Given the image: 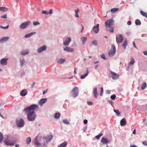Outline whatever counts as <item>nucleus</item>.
I'll use <instances>...</instances> for the list:
<instances>
[{
  "label": "nucleus",
  "mask_w": 147,
  "mask_h": 147,
  "mask_svg": "<svg viewBox=\"0 0 147 147\" xmlns=\"http://www.w3.org/2000/svg\"><path fill=\"white\" fill-rule=\"evenodd\" d=\"M38 109V107L37 105L33 104L24 109V111L26 113H28L27 118L28 121H33L35 120L36 115L34 111H37Z\"/></svg>",
  "instance_id": "nucleus-1"
},
{
  "label": "nucleus",
  "mask_w": 147,
  "mask_h": 147,
  "mask_svg": "<svg viewBox=\"0 0 147 147\" xmlns=\"http://www.w3.org/2000/svg\"><path fill=\"white\" fill-rule=\"evenodd\" d=\"M124 38L121 34H119L116 38V42L117 43H121L124 40Z\"/></svg>",
  "instance_id": "nucleus-2"
},
{
  "label": "nucleus",
  "mask_w": 147,
  "mask_h": 147,
  "mask_svg": "<svg viewBox=\"0 0 147 147\" xmlns=\"http://www.w3.org/2000/svg\"><path fill=\"white\" fill-rule=\"evenodd\" d=\"M72 96L73 97L75 98L78 94V88L76 87H75L72 90Z\"/></svg>",
  "instance_id": "nucleus-3"
},
{
  "label": "nucleus",
  "mask_w": 147,
  "mask_h": 147,
  "mask_svg": "<svg viewBox=\"0 0 147 147\" xmlns=\"http://www.w3.org/2000/svg\"><path fill=\"white\" fill-rule=\"evenodd\" d=\"M114 22L112 18L111 20H108L105 22V26L110 28L113 25Z\"/></svg>",
  "instance_id": "nucleus-4"
},
{
  "label": "nucleus",
  "mask_w": 147,
  "mask_h": 147,
  "mask_svg": "<svg viewBox=\"0 0 147 147\" xmlns=\"http://www.w3.org/2000/svg\"><path fill=\"white\" fill-rule=\"evenodd\" d=\"M17 125L18 127H22L24 125V122L22 119H20L17 121Z\"/></svg>",
  "instance_id": "nucleus-5"
},
{
  "label": "nucleus",
  "mask_w": 147,
  "mask_h": 147,
  "mask_svg": "<svg viewBox=\"0 0 147 147\" xmlns=\"http://www.w3.org/2000/svg\"><path fill=\"white\" fill-rule=\"evenodd\" d=\"M30 21L27 22L23 23L21 24L20 26V28L21 29H24L27 27L30 24Z\"/></svg>",
  "instance_id": "nucleus-6"
},
{
  "label": "nucleus",
  "mask_w": 147,
  "mask_h": 147,
  "mask_svg": "<svg viewBox=\"0 0 147 147\" xmlns=\"http://www.w3.org/2000/svg\"><path fill=\"white\" fill-rule=\"evenodd\" d=\"M5 144L7 146H12L15 144V142L13 141H9L8 139H6L4 141Z\"/></svg>",
  "instance_id": "nucleus-7"
},
{
  "label": "nucleus",
  "mask_w": 147,
  "mask_h": 147,
  "mask_svg": "<svg viewBox=\"0 0 147 147\" xmlns=\"http://www.w3.org/2000/svg\"><path fill=\"white\" fill-rule=\"evenodd\" d=\"M110 73L111 75V78L113 80H116L118 78L119 76V74L112 71H110Z\"/></svg>",
  "instance_id": "nucleus-8"
},
{
  "label": "nucleus",
  "mask_w": 147,
  "mask_h": 147,
  "mask_svg": "<svg viewBox=\"0 0 147 147\" xmlns=\"http://www.w3.org/2000/svg\"><path fill=\"white\" fill-rule=\"evenodd\" d=\"M116 52V49L114 45L113 46V49L111 50L109 52V55L110 57H112L114 55Z\"/></svg>",
  "instance_id": "nucleus-9"
},
{
  "label": "nucleus",
  "mask_w": 147,
  "mask_h": 147,
  "mask_svg": "<svg viewBox=\"0 0 147 147\" xmlns=\"http://www.w3.org/2000/svg\"><path fill=\"white\" fill-rule=\"evenodd\" d=\"M99 24H97L96 26H94L92 28V30L93 31L96 33H98L99 31Z\"/></svg>",
  "instance_id": "nucleus-10"
},
{
  "label": "nucleus",
  "mask_w": 147,
  "mask_h": 147,
  "mask_svg": "<svg viewBox=\"0 0 147 147\" xmlns=\"http://www.w3.org/2000/svg\"><path fill=\"white\" fill-rule=\"evenodd\" d=\"M71 41V39L69 37L67 38L65 41L63 43V45L65 46H68L69 43Z\"/></svg>",
  "instance_id": "nucleus-11"
},
{
  "label": "nucleus",
  "mask_w": 147,
  "mask_h": 147,
  "mask_svg": "<svg viewBox=\"0 0 147 147\" xmlns=\"http://www.w3.org/2000/svg\"><path fill=\"white\" fill-rule=\"evenodd\" d=\"M47 48V47L46 46H43L37 49V52L39 53H40L42 51L46 50Z\"/></svg>",
  "instance_id": "nucleus-12"
},
{
  "label": "nucleus",
  "mask_w": 147,
  "mask_h": 147,
  "mask_svg": "<svg viewBox=\"0 0 147 147\" xmlns=\"http://www.w3.org/2000/svg\"><path fill=\"white\" fill-rule=\"evenodd\" d=\"M8 59L3 58L0 61V63L3 65H7V60Z\"/></svg>",
  "instance_id": "nucleus-13"
},
{
  "label": "nucleus",
  "mask_w": 147,
  "mask_h": 147,
  "mask_svg": "<svg viewBox=\"0 0 147 147\" xmlns=\"http://www.w3.org/2000/svg\"><path fill=\"white\" fill-rule=\"evenodd\" d=\"M64 50L68 52H73L74 51V49L71 48L69 47H66L64 49Z\"/></svg>",
  "instance_id": "nucleus-14"
},
{
  "label": "nucleus",
  "mask_w": 147,
  "mask_h": 147,
  "mask_svg": "<svg viewBox=\"0 0 147 147\" xmlns=\"http://www.w3.org/2000/svg\"><path fill=\"white\" fill-rule=\"evenodd\" d=\"M46 98H42L40 99L38 102V104L40 106H42L47 101Z\"/></svg>",
  "instance_id": "nucleus-15"
},
{
  "label": "nucleus",
  "mask_w": 147,
  "mask_h": 147,
  "mask_svg": "<svg viewBox=\"0 0 147 147\" xmlns=\"http://www.w3.org/2000/svg\"><path fill=\"white\" fill-rule=\"evenodd\" d=\"M9 39V37H3L0 39V43H3L8 40Z\"/></svg>",
  "instance_id": "nucleus-16"
},
{
  "label": "nucleus",
  "mask_w": 147,
  "mask_h": 147,
  "mask_svg": "<svg viewBox=\"0 0 147 147\" xmlns=\"http://www.w3.org/2000/svg\"><path fill=\"white\" fill-rule=\"evenodd\" d=\"M27 91L26 89L22 90L20 92V95L22 96H25L27 95Z\"/></svg>",
  "instance_id": "nucleus-17"
},
{
  "label": "nucleus",
  "mask_w": 147,
  "mask_h": 147,
  "mask_svg": "<svg viewBox=\"0 0 147 147\" xmlns=\"http://www.w3.org/2000/svg\"><path fill=\"white\" fill-rule=\"evenodd\" d=\"M101 142L103 144H107L109 142V141L107 140L106 138L103 137L101 140Z\"/></svg>",
  "instance_id": "nucleus-18"
},
{
  "label": "nucleus",
  "mask_w": 147,
  "mask_h": 147,
  "mask_svg": "<svg viewBox=\"0 0 147 147\" xmlns=\"http://www.w3.org/2000/svg\"><path fill=\"white\" fill-rule=\"evenodd\" d=\"M53 138L52 135H49L45 138V139L47 142H50Z\"/></svg>",
  "instance_id": "nucleus-19"
},
{
  "label": "nucleus",
  "mask_w": 147,
  "mask_h": 147,
  "mask_svg": "<svg viewBox=\"0 0 147 147\" xmlns=\"http://www.w3.org/2000/svg\"><path fill=\"white\" fill-rule=\"evenodd\" d=\"M127 44V40L126 39L124 40V42H123V44L122 45V47L124 48L125 50L126 49V47Z\"/></svg>",
  "instance_id": "nucleus-20"
},
{
  "label": "nucleus",
  "mask_w": 147,
  "mask_h": 147,
  "mask_svg": "<svg viewBox=\"0 0 147 147\" xmlns=\"http://www.w3.org/2000/svg\"><path fill=\"white\" fill-rule=\"evenodd\" d=\"M93 94L94 97L96 98L97 97V88L96 87H95L93 90Z\"/></svg>",
  "instance_id": "nucleus-21"
},
{
  "label": "nucleus",
  "mask_w": 147,
  "mask_h": 147,
  "mask_svg": "<svg viewBox=\"0 0 147 147\" xmlns=\"http://www.w3.org/2000/svg\"><path fill=\"white\" fill-rule=\"evenodd\" d=\"M127 123L126 119L125 118L122 119L120 121V125L121 126L125 125Z\"/></svg>",
  "instance_id": "nucleus-22"
},
{
  "label": "nucleus",
  "mask_w": 147,
  "mask_h": 147,
  "mask_svg": "<svg viewBox=\"0 0 147 147\" xmlns=\"http://www.w3.org/2000/svg\"><path fill=\"white\" fill-rule=\"evenodd\" d=\"M67 142L65 141L59 145L58 147H65L67 146Z\"/></svg>",
  "instance_id": "nucleus-23"
},
{
  "label": "nucleus",
  "mask_w": 147,
  "mask_h": 147,
  "mask_svg": "<svg viewBox=\"0 0 147 147\" xmlns=\"http://www.w3.org/2000/svg\"><path fill=\"white\" fill-rule=\"evenodd\" d=\"M36 33L35 32H32L26 35L25 36V37L26 38H28L32 36L33 34Z\"/></svg>",
  "instance_id": "nucleus-24"
},
{
  "label": "nucleus",
  "mask_w": 147,
  "mask_h": 147,
  "mask_svg": "<svg viewBox=\"0 0 147 147\" xmlns=\"http://www.w3.org/2000/svg\"><path fill=\"white\" fill-rule=\"evenodd\" d=\"M87 73L84 75H82L80 77V78L81 79H83L86 76H87L88 74V69L87 70Z\"/></svg>",
  "instance_id": "nucleus-25"
},
{
  "label": "nucleus",
  "mask_w": 147,
  "mask_h": 147,
  "mask_svg": "<svg viewBox=\"0 0 147 147\" xmlns=\"http://www.w3.org/2000/svg\"><path fill=\"white\" fill-rule=\"evenodd\" d=\"M135 61L134 58L133 57H131V61L128 64L129 66L130 65H133L135 63Z\"/></svg>",
  "instance_id": "nucleus-26"
},
{
  "label": "nucleus",
  "mask_w": 147,
  "mask_h": 147,
  "mask_svg": "<svg viewBox=\"0 0 147 147\" xmlns=\"http://www.w3.org/2000/svg\"><path fill=\"white\" fill-rule=\"evenodd\" d=\"M26 143L27 144H29L31 141V138L30 137H28L26 139Z\"/></svg>",
  "instance_id": "nucleus-27"
},
{
  "label": "nucleus",
  "mask_w": 147,
  "mask_h": 147,
  "mask_svg": "<svg viewBox=\"0 0 147 147\" xmlns=\"http://www.w3.org/2000/svg\"><path fill=\"white\" fill-rule=\"evenodd\" d=\"M140 13L142 16L147 18V13L144 12L143 11L141 10L140 11Z\"/></svg>",
  "instance_id": "nucleus-28"
},
{
  "label": "nucleus",
  "mask_w": 147,
  "mask_h": 147,
  "mask_svg": "<svg viewBox=\"0 0 147 147\" xmlns=\"http://www.w3.org/2000/svg\"><path fill=\"white\" fill-rule=\"evenodd\" d=\"M147 84L146 82H144L142 84L141 86V89L144 90L146 88Z\"/></svg>",
  "instance_id": "nucleus-29"
},
{
  "label": "nucleus",
  "mask_w": 147,
  "mask_h": 147,
  "mask_svg": "<svg viewBox=\"0 0 147 147\" xmlns=\"http://www.w3.org/2000/svg\"><path fill=\"white\" fill-rule=\"evenodd\" d=\"M0 10L3 11H7L8 10V9L5 7H1Z\"/></svg>",
  "instance_id": "nucleus-30"
},
{
  "label": "nucleus",
  "mask_w": 147,
  "mask_h": 147,
  "mask_svg": "<svg viewBox=\"0 0 147 147\" xmlns=\"http://www.w3.org/2000/svg\"><path fill=\"white\" fill-rule=\"evenodd\" d=\"M65 61V60L64 59H59V61H58V63L59 64H62L64 63Z\"/></svg>",
  "instance_id": "nucleus-31"
},
{
  "label": "nucleus",
  "mask_w": 147,
  "mask_h": 147,
  "mask_svg": "<svg viewBox=\"0 0 147 147\" xmlns=\"http://www.w3.org/2000/svg\"><path fill=\"white\" fill-rule=\"evenodd\" d=\"M60 116V114L59 113H56L54 117L55 118L59 119Z\"/></svg>",
  "instance_id": "nucleus-32"
},
{
  "label": "nucleus",
  "mask_w": 147,
  "mask_h": 147,
  "mask_svg": "<svg viewBox=\"0 0 147 147\" xmlns=\"http://www.w3.org/2000/svg\"><path fill=\"white\" fill-rule=\"evenodd\" d=\"M135 23L136 25H140L141 24L140 21L138 19L136 20Z\"/></svg>",
  "instance_id": "nucleus-33"
},
{
  "label": "nucleus",
  "mask_w": 147,
  "mask_h": 147,
  "mask_svg": "<svg viewBox=\"0 0 147 147\" xmlns=\"http://www.w3.org/2000/svg\"><path fill=\"white\" fill-rule=\"evenodd\" d=\"M87 39V38L86 37H83V38H82V44L83 45L85 44Z\"/></svg>",
  "instance_id": "nucleus-34"
},
{
  "label": "nucleus",
  "mask_w": 147,
  "mask_h": 147,
  "mask_svg": "<svg viewBox=\"0 0 147 147\" xmlns=\"http://www.w3.org/2000/svg\"><path fill=\"white\" fill-rule=\"evenodd\" d=\"M3 139V134L0 132V143L2 142Z\"/></svg>",
  "instance_id": "nucleus-35"
},
{
  "label": "nucleus",
  "mask_w": 147,
  "mask_h": 147,
  "mask_svg": "<svg viewBox=\"0 0 147 147\" xmlns=\"http://www.w3.org/2000/svg\"><path fill=\"white\" fill-rule=\"evenodd\" d=\"M114 112L117 114V116H120V113L118 110H114Z\"/></svg>",
  "instance_id": "nucleus-36"
},
{
  "label": "nucleus",
  "mask_w": 147,
  "mask_h": 147,
  "mask_svg": "<svg viewBox=\"0 0 147 147\" xmlns=\"http://www.w3.org/2000/svg\"><path fill=\"white\" fill-rule=\"evenodd\" d=\"M102 135L103 134L101 133H100L99 135L96 136L95 138L96 139L99 140L100 139V137L102 136Z\"/></svg>",
  "instance_id": "nucleus-37"
},
{
  "label": "nucleus",
  "mask_w": 147,
  "mask_h": 147,
  "mask_svg": "<svg viewBox=\"0 0 147 147\" xmlns=\"http://www.w3.org/2000/svg\"><path fill=\"white\" fill-rule=\"evenodd\" d=\"M118 10V8H114L111 9V11L112 13H114L117 11Z\"/></svg>",
  "instance_id": "nucleus-38"
},
{
  "label": "nucleus",
  "mask_w": 147,
  "mask_h": 147,
  "mask_svg": "<svg viewBox=\"0 0 147 147\" xmlns=\"http://www.w3.org/2000/svg\"><path fill=\"white\" fill-rule=\"evenodd\" d=\"M92 45L94 46H96L98 45V43L97 41L96 40H94L92 42Z\"/></svg>",
  "instance_id": "nucleus-39"
},
{
  "label": "nucleus",
  "mask_w": 147,
  "mask_h": 147,
  "mask_svg": "<svg viewBox=\"0 0 147 147\" xmlns=\"http://www.w3.org/2000/svg\"><path fill=\"white\" fill-rule=\"evenodd\" d=\"M28 53V51L27 50L26 51H23L22 52V55H24L27 54Z\"/></svg>",
  "instance_id": "nucleus-40"
},
{
  "label": "nucleus",
  "mask_w": 147,
  "mask_h": 147,
  "mask_svg": "<svg viewBox=\"0 0 147 147\" xmlns=\"http://www.w3.org/2000/svg\"><path fill=\"white\" fill-rule=\"evenodd\" d=\"M100 57L101 58H102L104 60H106L107 58L105 57V55L104 54H102L100 55Z\"/></svg>",
  "instance_id": "nucleus-41"
},
{
  "label": "nucleus",
  "mask_w": 147,
  "mask_h": 147,
  "mask_svg": "<svg viewBox=\"0 0 147 147\" xmlns=\"http://www.w3.org/2000/svg\"><path fill=\"white\" fill-rule=\"evenodd\" d=\"M63 121L65 124L67 125H68L69 123V122L66 119H64L63 120Z\"/></svg>",
  "instance_id": "nucleus-42"
},
{
  "label": "nucleus",
  "mask_w": 147,
  "mask_h": 147,
  "mask_svg": "<svg viewBox=\"0 0 147 147\" xmlns=\"http://www.w3.org/2000/svg\"><path fill=\"white\" fill-rule=\"evenodd\" d=\"M114 28L113 27H112L110 28V30H109V32H111L113 33L114 32Z\"/></svg>",
  "instance_id": "nucleus-43"
},
{
  "label": "nucleus",
  "mask_w": 147,
  "mask_h": 147,
  "mask_svg": "<svg viewBox=\"0 0 147 147\" xmlns=\"http://www.w3.org/2000/svg\"><path fill=\"white\" fill-rule=\"evenodd\" d=\"M42 13L43 14H45V15H47L48 14V13L47 11L45 10H43L42 11Z\"/></svg>",
  "instance_id": "nucleus-44"
},
{
  "label": "nucleus",
  "mask_w": 147,
  "mask_h": 147,
  "mask_svg": "<svg viewBox=\"0 0 147 147\" xmlns=\"http://www.w3.org/2000/svg\"><path fill=\"white\" fill-rule=\"evenodd\" d=\"M33 24L34 26H37L38 25H39L40 24V23L37 22H33Z\"/></svg>",
  "instance_id": "nucleus-45"
},
{
  "label": "nucleus",
  "mask_w": 147,
  "mask_h": 147,
  "mask_svg": "<svg viewBox=\"0 0 147 147\" xmlns=\"http://www.w3.org/2000/svg\"><path fill=\"white\" fill-rule=\"evenodd\" d=\"M116 96L115 95H112L111 96V98L112 100H114Z\"/></svg>",
  "instance_id": "nucleus-46"
},
{
  "label": "nucleus",
  "mask_w": 147,
  "mask_h": 147,
  "mask_svg": "<svg viewBox=\"0 0 147 147\" xmlns=\"http://www.w3.org/2000/svg\"><path fill=\"white\" fill-rule=\"evenodd\" d=\"M9 25H7L6 26H5V27H4V26H0V27L1 28H2L4 29H7L8 28H9Z\"/></svg>",
  "instance_id": "nucleus-47"
},
{
  "label": "nucleus",
  "mask_w": 147,
  "mask_h": 147,
  "mask_svg": "<svg viewBox=\"0 0 147 147\" xmlns=\"http://www.w3.org/2000/svg\"><path fill=\"white\" fill-rule=\"evenodd\" d=\"M25 61L24 60V59H23L22 60L20 61V63H21V65L22 66L23 65Z\"/></svg>",
  "instance_id": "nucleus-48"
},
{
  "label": "nucleus",
  "mask_w": 147,
  "mask_h": 147,
  "mask_svg": "<svg viewBox=\"0 0 147 147\" xmlns=\"http://www.w3.org/2000/svg\"><path fill=\"white\" fill-rule=\"evenodd\" d=\"M1 18L6 19L7 18V15L6 14L3 15V16H1Z\"/></svg>",
  "instance_id": "nucleus-49"
},
{
  "label": "nucleus",
  "mask_w": 147,
  "mask_h": 147,
  "mask_svg": "<svg viewBox=\"0 0 147 147\" xmlns=\"http://www.w3.org/2000/svg\"><path fill=\"white\" fill-rule=\"evenodd\" d=\"M103 89L102 88H101V92L100 94V96H102L103 94Z\"/></svg>",
  "instance_id": "nucleus-50"
},
{
  "label": "nucleus",
  "mask_w": 147,
  "mask_h": 147,
  "mask_svg": "<svg viewBox=\"0 0 147 147\" xmlns=\"http://www.w3.org/2000/svg\"><path fill=\"white\" fill-rule=\"evenodd\" d=\"M142 143L144 145H147V141H145L142 142Z\"/></svg>",
  "instance_id": "nucleus-51"
},
{
  "label": "nucleus",
  "mask_w": 147,
  "mask_h": 147,
  "mask_svg": "<svg viewBox=\"0 0 147 147\" xmlns=\"http://www.w3.org/2000/svg\"><path fill=\"white\" fill-rule=\"evenodd\" d=\"M87 103L89 105H91L93 104V102H87Z\"/></svg>",
  "instance_id": "nucleus-52"
},
{
  "label": "nucleus",
  "mask_w": 147,
  "mask_h": 147,
  "mask_svg": "<svg viewBox=\"0 0 147 147\" xmlns=\"http://www.w3.org/2000/svg\"><path fill=\"white\" fill-rule=\"evenodd\" d=\"M35 144L37 146H38L40 145V144L37 141L35 142Z\"/></svg>",
  "instance_id": "nucleus-53"
},
{
  "label": "nucleus",
  "mask_w": 147,
  "mask_h": 147,
  "mask_svg": "<svg viewBox=\"0 0 147 147\" xmlns=\"http://www.w3.org/2000/svg\"><path fill=\"white\" fill-rule=\"evenodd\" d=\"M133 45L134 46V47L136 49H138V48H137V47H136V45H135V42L134 41L133 42Z\"/></svg>",
  "instance_id": "nucleus-54"
},
{
  "label": "nucleus",
  "mask_w": 147,
  "mask_h": 147,
  "mask_svg": "<svg viewBox=\"0 0 147 147\" xmlns=\"http://www.w3.org/2000/svg\"><path fill=\"white\" fill-rule=\"evenodd\" d=\"M48 14H51L52 13V9H50L49 11L48 12Z\"/></svg>",
  "instance_id": "nucleus-55"
},
{
  "label": "nucleus",
  "mask_w": 147,
  "mask_h": 147,
  "mask_svg": "<svg viewBox=\"0 0 147 147\" xmlns=\"http://www.w3.org/2000/svg\"><path fill=\"white\" fill-rule=\"evenodd\" d=\"M131 21H129L127 22V24L128 25H130L131 24Z\"/></svg>",
  "instance_id": "nucleus-56"
},
{
  "label": "nucleus",
  "mask_w": 147,
  "mask_h": 147,
  "mask_svg": "<svg viewBox=\"0 0 147 147\" xmlns=\"http://www.w3.org/2000/svg\"><path fill=\"white\" fill-rule=\"evenodd\" d=\"M88 122V120L86 119H84V123L85 124H86Z\"/></svg>",
  "instance_id": "nucleus-57"
},
{
  "label": "nucleus",
  "mask_w": 147,
  "mask_h": 147,
  "mask_svg": "<svg viewBox=\"0 0 147 147\" xmlns=\"http://www.w3.org/2000/svg\"><path fill=\"white\" fill-rule=\"evenodd\" d=\"M48 89H47L46 90H44L43 92V94H45L47 92Z\"/></svg>",
  "instance_id": "nucleus-58"
},
{
  "label": "nucleus",
  "mask_w": 147,
  "mask_h": 147,
  "mask_svg": "<svg viewBox=\"0 0 147 147\" xmlns=\"http://www.w3.org/2000/svg\"><path fill=\"white\" fill-rule=\"evenodd\" d=\"M129 147H138L136 145H130Z\"/></svg>",
  "instance_id": "nucleus-59"
},
{
  "label": "nucleus",
  "mask_w": 147,
  "mask_h": 147,
  "mask_svg": "<svg viewBox=\"0 0 147 147\" xmlns=\"http://www.w3.org/2000/svg\"><path fill=\"white\" fill-rule=\"evenodd\" d=\"M79 11V10L78 9H77V10H75V12L76 13H78Z\"/></svg>",
  "instance_id": "nucleus-60"
},
{
  "label": "nucleus",
  "mask_w": 147,
  "mask_h": 147,
  "mask_svg": "<svg viewBox=\"0 0 147 147\" xmlns=\"http://www.w3.org/2000/svg\"><path fill=\"white\" fill-rule=\"evenodd\" d=\"M143 53L145 55H147V51H145L143 52Z\"/></svg>",
  "instance_id": "nucleus-61"
},
{
  "label": "nucleus",
  "mask_w": 147,
  "mask_h": 147,
  "mask_svg": "<svg viewBox=\"0 0 147 147\" xmlns=\"http://www.w3.org/2000/svg\"><path fill=\"white\" fill-rule=\"evenodd\" d=\"M133 134H136V129H134L133 131Z\"/></svg>",
  "instance_id": "nucleus-62"
},
{
  "label": "nucleus",
  "mask_w": 147,
  "mask_h": 147,
  "mask_svg": "<svg viewBox=\"0 0 147 147\" xmlns=\"http://www.w3.org/2000/svg\"><path fill=\"white\" fill-rule=\"evenodd\" d=\"M82 30L81 31V32H82V31H83V29L84 28V27L82 25Z\"/></svg>",
  "instance_id": "nucleus-63"
},
{
  "label": "nucleus",
  "mask_w": 147,
  "mask_h": 147,
  "mask_svg": "<svg viewBox=\"0 0 147 147\" xmlns=\"http://www.w3.org/2000/svg\"><path fill=\"white\" fill-rule=\"evenodd\" d=\"M75 16L76 17H79V15H78V13H76V15H75Z\"/></svg>",
  "instance_id": "nucleus-64"
}]
</instances>
